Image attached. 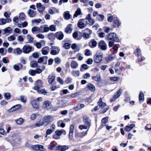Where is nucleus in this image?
I'll use <instances>...</instances> for the list:
<instances>
[{
    "label": "nucleus",
    "mask_w": 151,
    "mask_h": 151,
    "mask_svg": "<svg viewBox=\"0 0 151 151\" xmlns=\"http://www.w3.org/2000/svg\"><path fill=\"white\" fill-rule=\"evenodd\" d=\"M121 23V22L116 17V18L114 20L113 24V26L114 27H119Z\"/></svg>",
    "instance_id": "18"
},
{
    "label": "nucleus",
    "mask_w": 151,
    "mask_h": 151,
    "mask_svg": "<svg viewBox=\"0 0 151 151\" xmlns=\"http://www.w3.org/2000/svg\"><path fill=\"white\" fill-rule=\"evenodd\" d=\"M36 6L38 10L40 12H43L45 9V6L40 3H37Z\"/></svg>",
    "instance_id": "11"
},
{
    "label": "nucleus",
    "mask_w": 151,
    "mask_h": 151,
    "mask_svg": "<svg viewBox=\"0 0 151 151\" xmlns=\"http://www.w3.org/2000/svg\"><path fill=\"white\" fill-rule=\"evenodd\" d=\"M22 50L19 47H17L13 49V53L15 55H18L22 54Z\"/></svg>",
    "instance_id": "20"
},
{
    "label": "nucleus",
    "mask_w": 151,
    "mask_h": 151,
    "mask_svg": "<svg viewBox=\"0 0 151 151\" xmlns=\"http://www.w3.org/2000/svg\"><path fill=\"white\" fill-rule=\"evenodd\" d=\"M64 14V18L66 19H69L71 17V15L69 13V12L68 11L65 12Z\"/></svg>",
    "instance_id": "39"
},
{
    "label": "nucleus",
    "mask_w": 151,
    "mask_h": 151,
    "mask_svg": "<svg viewBox=\"0 0 151 151\" xmlns=\"http://www.w3.org/2000/svg\"><path fill=\"white\" fill-rule=\"evenodd\" d=\"M21 107V106L20 104H17L13 106L11 108V109H13L14 111L18 109H19Z\"/></svg>",
    "instance_id": "57"
},
{
    "label": "nucleus",
    "mask_w": 151,
    "mask_h": 151,
    "mask_svg": "<svg viewBox=\"0 0 151 151\" xmlns=\"http://www.w3.org/2000/svg\"><path fill=\"white\" fill-rule=\"evenodd\" d=\"M44 27V30L41 29L42 33L43 32H48L50 30L49 27H48L47 25H44L43 26Z\"/></svg>",
    "instance_id": "43"
},
{
    "label": "nucleus",
    "mask_w": 151,
    "mask_h": 151,
    "mask_svg": "<svg viewBox=\"0 0 151 151\" xmlns=\"http://www.w3.org/2000/svg\"><path fill=\"white\" fill-rule=\"evenodd\" d=\"M55 76H49L48 81L50 84L52 83L55 80Z\"/></svg>",
    "instance_id": "38"
},
{
    "label": "nucleus",
    "mask_w": 151,
    "mask_h": 151,
    "mask_svg": "<svg viewBox=\"0 0 151 151\" xmlns=\"http://www.w3.org/2000/svg\"><path fill=\"white\" fill-rule=\"evenodd\" d=\"M17 39L18 41L20 42H23L24 41V38L21 35H19L18 36Z\"/></svg>",
    "instance_id": "63"
},
{
    "label": "nucleus",
    "mask_w": 151,
    "mask_h": 151,
    "mask_svg": "<svg viewBox=\"0 0 151 151\" xmlns=\"http://www.w3.org/2000/svg\"><path fill=\"white\" fill-rule=\"evenodd\" d=\"M104 16L102 14H98L96 17V19L100 21H102L104 20Z\"/></svg>",
    "instance_id": "40"
},
{
    "label": "nucleus",
    "mask_w": 151,
    "mask_h": 151,
    "mask_svg": "<svg viewBox=\"0 0 151 151\" xmlns=\"http://www.w3.org/2000/svg\"><path fill=\"white\" fill-rule=\"evenodd\" d=\"M119 79V78L117 77H111L110 78V79L112 82L116 81Z\"/></svg>",
    "instance_id": "62"
},
{
    "label": "nucleus",
    "mask_w": 151,
    "mask_h": 151,
    "mask_svg": "<svg viewBox=\"0 0 151 151\" xmlns=\"http://www.w3.org/2000/svg\"><path fill=\"white\" fill-rule=\"evenodd\" d=\"M37 91L38 93L39 94H42L45 95L47 93L46 91L44 89H40L37 90Z\"/></svg>",
    "instance_id": "55"
},
{
    "label": "nucleus",
    "mask_w": 151,
    "mask_h": 151,
    "mask_svg": "<svg viewBox=\"0 0 151 151\" xmlns=\"http://www.w3.org/2000/svg\"><path fill=\"white\" fill-rule=\"evenodd\" d=\"M55 134H56L60 137L62 134L65 135L66 134V132L64 129H61L60 130L57 129L56 131Z\"/></svg>",
    "instance_id": "27"
},
{
    "label": "nucleus",
    "mask_w": 151,
    "mask_h": 151,
    "mask_svg": "<svg viewBox=\"0 0 151 151\" xmlns=\"http://www.w3.org/2000/svg\"><path fill=\"white\" fill-rule=\"evenodd\" d=\"M47 59L48 57L47 56L41 57L38 59V62L40 63L43 62L44 64H46Z\"/></svg>",
    "instance_id": "19"
},
{
    "label": "nucleus",
    "mask_w": 151,
    "mask_h": 151,
    "mask_svg": "<svg viewBox=\"0 0 151 151\" xmlns=\"http://www.w3.org/2000/svg\"><path fill=\"white\" fill-rule=\"evenodd\" d=\"M33 107L36 109H39V102L35 100H34L31 102Z\"/></svg>",
    "instance_id": "12"
},
{
    "label": "nucleus",
    "mask_w": 151,
    "mask_h": 151,
    "mask_svg": "<svg viewBox=\"0 0 151 151\" xmlns=\"http://www.w3.org/2000/svg\"><path fill=\"white\" fill-rule=\"evenodd\" d=\"M116 15L110 16L108 17L107 20L109 22H111L113 20L114 21V20L116 18Z\"/></svg>",
    "instance_id": "47"
},
{
    "label": "nucleus",
    "mask_w": 151,
    "mask_h": 151,
    "mask_svg": "<svg viewBox=\"0 0 151 151\" xmlns=\"http://www.w3.org/2000/svg\"><path fill=\"white\" fill-rule=\"evenodd\" d=\"M23 67V65L21 63H19L17 65H15L13 67L17 71H18L20 69H21Z\"/></svg>",
    "instance_id": "32"
},
{
    "label": "nucleus",
    "mask_w": 151,
    "mask_h": 151,
    "mask_svg": "<svg viewBox=\"0 0 151 151\" xmlns=\"http://www.w3.org/2000/svg\"><path fill=\"white\" fill-rule=\"evenodd\" d=\"M84 19H80L78 21V27L81 29H83L84 28Z\"/></svg>",
    "instance_id": "21"
},
{
    "label": "nucleus",
    "mask_w": 151,
    "mask_h": 151,
    "mask_svg": "<svg viewBox=\"0 0 151 151\" xmlns=\"http://www.w3.org/2000/svg\"><path fill=\"white\" fill-rule=\"evenodd\" d=\"M32 55L34 58H37L39 57V53L38 52H35L33 53L32 54Z\"/></svg>",
    "instance_id": "58"
},
{
    "label": "nucleus",
    "mask_w": 151,
    "mask_h": 151,
    "mask_svg": "<svg viewBox=\"0 0 151 151\" xmlns=\"http://www.w3.org/2000/svg\"><path fill=\"white\" fill-rule=\"evenodd\" d=\"M20 100L23 103H25L26 102V98L23 96H20Z\"/></svg>",
    "instance_id": "59"
},
{
    "label": "nucleus",
    "mask_w": 151,
    "mask_h": 151,
    "mask_svg": "<svg viewBox=\"0 0 151 151\" xmlns=\"http://www.w3.org/2000/svg\"><path fill=\"white\" fill-rule=\"evenodd\" d=\"M103 53L100 51L98 52L97 54L94 56V60L96 63H99L102 60L103 58Z\"/></svg>",
    "instance_id": "2"
},
{
    "label": "nucleus",
    "mask_w": 151,
    "mask_h": 151,
    "mask_svg": "<svg viewBox=\"0 0 151 151\" xmlns=\"http://www.w3.org/2000/svg\"><path fill=\"white\" fill-rule=\"evenodd\" d=\"M56 38L59 40H62L64 36L63 33L61 32H59L55 33Z\"/></svg>",
    "instance_id": "17"
},
{
    "label": "nucleus",
    "mask_w": 151,
    "mask_h": 151,
    "mask_svg": "<svg viewBox=\"0 0 151 151\" xmlns=\"http://www.w3.org/2000/svg\"><path fill=\"white\" fill-rule=\"evenodd\" d=\"M32 47L29 45L27 44L25 45L23 47L22 52L25 54H28L32 51Z\"/></svg>",
    "instance_id": "6"
},
{
    "label": "nucleus",
    "mask_w": 151,
    "mask_h": 151,
    "mask_svg": "<svg viewBox=\"0 0 151 151\" xmlns=\"http://www.w3.org/2000/svg\"><path fill=\"white\" fill-rule=\"evenodd\" d=\"M34 38L30 34H27L26 36V40L27 43H32L33 42Z\"/></svg>",
    "instance_id": "15"
},
{
    "label": "nucleus",
    "mask_w": 151,
    "mask_h": 151,
    "mask_svg": "<svg viewBox=\"0 0 151 151\" xmlns=\"http://www.w3.org/2000/svg\"><path fill=\"white\" fill-rule=\"evenodd\" d=\"M27 13L29 16L31 17H35L36 14V12L31 9H29L27 12Z\"/></svg>",
    "instance_id": "28"
},
{
    "label": "nucleus",
    "mask_w": 151,
    "mask_h": 151,
    "mask_svg": "<svg viewBox=\"0 0 151 151\" xmlns=\"http://www.w3.org/2000/svg\"><path fill=\"white\" fill-rule=\"evenodd\" d=\"M108 119L109 117H108L104 118L101 120L102 122L104 124H106L108 122Z\"/></svg>",
    "instance_id": "64"
},
{
    "label": "nucleus",
    "mask_w": 151,
    "mask_h": 151,
    "mask_svg": "<svg viewBox=\"0 0 151 151\" xmlns=\"http://www.w3.org/2000/svg\"><path fill=\"white\" fill-rule=\"evenodd\" d=\"M50 48L47 46H46L42 49V53L43 55H47L50 51Z\"/></svg>",
    "instance_id": "16"
},
{
    "label": "nucleus",
    "mask_w": 151,
    "mask_h": 151,
    "mask_svg": "<svg viewBox=\"0 0 151 151\" xmlns=\"http://www.w3.org/2000/svg\"><path fill=\"white\" fill-rule=\"evenodd\" d=\"M58 126H60V127L62 128H63L65 127V124L63 122L62 120H60L58 122Z\"/></svg>",
    "instance_id": "61"
},
{
    "label": "nucleus",
    "mask_w": 151,
    "mask_h": 151,
    "mask_svg": "<svg viewBox=\"0 0 151 151\" xmlns=\"http://www.w3.org/2000/svg\"><path fill=\"white\" fill-rule=\"evenodd\" d=\"M91 14H89L86 18V23L90 25H92L95 23V21L91 18Z\"/></svg>",
    "instance_id": "8"
},
{
    "label": "nucleus",
    "mask_w": 151,
    "mask_h": 151,
    "mask_svg": "<svg viewBox=\"0 0 151 151\" xmlns=\"http://www.w3.org/2000/svg\"><path fill=\"white\" fill-rule=\"evenodd\" d=\"M99 48L102 50H106L107 46L106 42L104 40H101L98 44Z\"/></svg>",
    "instance_id": "7"
},
{
    "label": "nucleus",
    "mask_w": 151,
    "mask_h": 151,
    "mask_svg": "<svg viewBox=\"0 0 151 151\" xmlns=\"http://www.w3.org/2000/svg\"><path fill=\"white\" fill-rule=\"evenodd\" d=\"M26 16L24 13L21 12L20 13L19 17V19L22 20H24L25 19Z\"/></svg>",
    "instance_id": "46"
},
{
    "label": "nucleus",
    "mask_w": 151,
    "mask_h": 151,
    "mask_svg": "<svg viewBox=\"0 0 151 151\" xmlns=\"http://www.w3.org/2000/svg\"><path fill=\"white\" fill-rule=\"evenodd\" d=\"M92 33L91 30L88 28L86 29V38H89Z\"/></svg>",
    "instance_id": "30"
},
{
    "label": "nucleus",
    "mask_w": 151,
    "mask_h": 151,
    "mask_svg": "<svg viewBox=\"0 0 151 151\" xmlns=\"http://www.w3.org/2000/svg\"><path fill=\"white\" fill-rule=\"evenodd\" d=\"M43 83L41 80H38L35 84L34 89L38 90L41 89L43 87Z\"/></svg>",
    "instance_id": "5"
},
{
    "label": "nucleus",
    "mask_w": 151,
    "mask_h": 151,
    "mask_svg": "<svg viewBox=\"0 0 151 151\" xmlns=\"http://www.w3.org/2000/svg\"><path fill=\"white\" fill-rule=\"evenodd\" d=\"M81 14V9L79 8H77V10L76 11L75 14L73 16V18L77 17L80 15Z\"/></svg>",
    "instance_id": "35"
},
{
    "label": "nucleus",
    "mask_w": 151,
    "mask_h": 151,
    "mask_svg": "<svg viewBox=\"0 0 151 151\" xmlns=\"http://www.w3.org/2000/svg\"><path fill=\"white\" fill-rule=\"evenodd\" d=\"M67 101L65 100H63L59 101L58 106L59 108H62L66 106L65 104Z\"/></svg>",
    "instance_id": "24"
},
{
    "label": "nucleus",
    "mask_w": 151,
    "mask_h": 151,
    "mask_svg": "<svg viewBox=\"0 0 151 151\" xmlns=\"http://www.w3.org/2000/svg\"><path fill=\"white\" fill-rule=\"evenodd\" d=\"M16 123L19 125L22 124L23 122V119L22 118H20L15 120Z\"/></svg>",
    "instance_id": "44"
},
{
    "label": "nucleus",
    "mask_w": 151,
    "mask_h": 151,
    "mask_svg": "<svg viewBox=\"0 0 151 151\" xmlns=\"http://www.w3.org/2000/svg\"><path fill=\"white\" fill-rule=\"evenodd\" d=\"M97 44V42L94 39L91 40L89 43V46L92 48L96 47Z\"/></svg>",
    "instance_id": "26"
},
{
    "label": "nucleus",
    "mask_w": 151,
    "mask_h": 151,
    "mask_svg": "<svg viewBox=\"0 0 151 151\" xmlns=\"http://www.w3.org/2000/svg\"><path fill=\"white\" fill-rule=\"evenodd\" d=\"M78 64L77 62L76 61H72L70 63L71 68L73 69H76L78 67Z\"/></svg>",
    "instance_id": "31"
},
{
    "label": "nucleus",
    "mask_w": 151,
    "mask_h": 151,
    "mask_svg": "<svg viewBox=\"0 0 151 151\" xmlns=\"http://www.w3.org/2000/svg\"><path fill=\"white\" fill-rule=\"evenodd\" d=\"M58 11L57 9L54 8H51L48 10V12L51 14H53Z\"/></svg>",
    "instance_id": "41"
},
{
    "label": "nucleus",
    "mask_w": 151,
    "mask_h": 151,
    "mask_svg": "<svg viewBox=\"0 0 151 151\" xmlns=\"http://www.w3.org/2000/svg\"><path fill=\"white\" fill-rule=\"evenodd\" d=\"M72 74L73 76L76 77H78L80 75L79 71L78 70H73L72 72Z\"/></svg>",
    "instance_id": "49"
},
{
    "label": "nucleus",
    "mask_w": 151,
    "mask_h": 151,
    "mask_svg": "<svg viewBox=\"0 0 151 151\" xmlns=\"http://www.w3.org/2000/svg\"><path fill=\"white\" fill-rule=\"evenodd\" d=\"M4 96L6 100H8L10 99L11 95L9 93H6L4 94Z\"/></svg>",
    "instance_id": "53"
},
{
    "label": "nucleus",
    "mask_w": 151,
    "mask_h": 151,
    "mask_svg": "<svg viewBox=\"0 0 151 151\" xmlns=\"http://www.w3.org/2000/svg\"><path fill=\"white\" fill-rule=\"evenodd\" d=\"M72 30V24H69L68 25L66 29L65 32L67 33H70Z\"/></svg>",
    "instance_id": "34"
},
{
    "label": "nucleus",
    "mask_w": 151,
    "mask_h": 151,
    "mask_svg": "<svg viewBox=\"0 0 151 151\" xmlns=\"http://www.w3.org/2000/svg\"><path fill=\"white\" fill-rule=\"evenodd\" d=\"M91 123V121L88 117L86 118V129H88L90 128Z\"/></svg>",
    "instance_id": "23"
},
{
    "label": "nucleus",
    "mask_w": 151,
    "mask_h": 151,
    "mask_svg": "<svg viewBox=\"0 0 151 151\" xmlns=\"http://www.w3.org/2000/svg\"><path fill=\"white\" fill-rule=\"evenodd\" d=\"M107 40L108 41H112L117 42H120L117 35L114 32H111L109 34L107 37Z\"/></svg>",
    "instance_id": "1"
},
{
    "label": "nucleus",
    "mask_w": 151,
    "mask_h": 151,
    "mask_svg": "<svg viewBox=\"0 0 151 151\" xmlns=\"http://www.w3.org/2000/svg\"><path fill=\"white\" fill-rule=\"evenodd\" d=\"M103 29L104 32L106 33L109 32L111 30L109 27L106 26L104 27H103Z\"/></svg>",
    "instance_id": "60"
},
{
    "label": "nucleus",
    "mask_w": 151,
    "mask_h": 151,
    "mask_svg": "<svg viewBox=\"0 0 151 151\" xmlns=\"http://www.w3.org/2000/svg\"><path fill=\"white\" fill-rule=\"evenodd\" d=\"M88 89L92 92H94L95 91V86L91 83H89L87 85Z\"/></svg>",
    "instance_id": "29"
},
{
    "label": "nucleus",
    "mask_w": 151,
    "mask_h": 151,
    "mask_svg": "<svg viewBox=\"0 0 151 151\" xmlns=\"http://www.w3.org/2000/svg\"><path fill=\"white\" fill-rule=\"evenodd\" d=\"M50 30L52 31H55L56 30V27L55 25H51L50 26Z\"/></svg>",
    "instance_id": "50"
},
{
    "label": "nucleus",
    "mask_w": 151,
    "mask_h": 151,
    "mask_svg": "<svg viewBox=\"0 0 151 151\" xmlns=\"http://www.w3.org/2000/svg\"><path fill=\"white\" fill-rule=\"evenodd\" d=\"M144 99V94L142 92H140L139 96V100L140 102H143Z\"/></svg>",
    "instance_id": "42"
},
{
    "label": "nucleus",
    "mask_w": 151,
    "mask_h": 151,
    "mask_svg": "<svg viewBox=\"0 0 151 151\" xmlns=\"http://www.w3.org/2000/svg\"><path fill=\"white\" fill-rule=\"evenodd\" d=\"M11 20L9 18L4 19L3 18H0V25H3L6 23H9L11 22Z\"/></svg>",
    "instance_id": "13"
},
{
    "label": "nucleus",
    "mask_w": 151,
    "mask_h": 151,
    "mask_svg": "<svg viewBox=\"0 0 151 151\" xmlns=\"http://www.w3.org/2000/svg\"><path fill=\"white\" fill-rule=\"evenodd\" d=\"M29 73L32 76H34L36 75V71L35 70L30 69L29 71Z\"/></svg>",
    "instance_id": "54"
},
{
    "label": "nucleus",
    "mask_w": 151,
    "mask_h": 151,
    "mask_svg": "<svg viewBox=\"0 0 151 151\" xmlns=\"http://www.w3.org/2000/svg\"><path fill=\"white\" fill-rule=\"evenodd\" d=\"M2 30L4 32V33L5 34L6 33H10L12 29L10 27H8L4 29H3Z\"/></svg>",
    "instance_id": "48"
},
{
    "label": "nucleus",
    "mask_w": 151,
    "mask_h": 151,
    "mask_svg": "<svg viewBox=\"0 0 151 151\" xmlns=\"http://www.w3.org/2000/svg\"><path fill=\"white\" fill-rule=\"evenodd\" d=\"M85 106L84 104H80L77 106L76 107L74 108V109L76 111H78L79 109H81L83 107Z\"/></svg>",
    "instance_id": "56"
},
{
    "label": "nucleus",
    "mask_w": 151,
    "mask_h": 151,
    "mask_svg": "<svg viewBox=\"0 0 151 151\" xmlns=\"http://www.w3.org/2000/svg\"><path fill=\"white\" fill-rule=\"evenodd\" d=\"M122 91L121 89H119L114 94L113 98L114 99L118 98L122 94Z\"/></svg>",
    "instance_id": "22"
},
{
    "label": "nucleus",
    "mask_w": 151,
    "mask_h": 151,
    "mask_svg": "<svg viewBox=\"0 0 151 151\" xmlns=\"http://www.w3.org/2000/svg\"><path fill=\"white\" fill-rule=\"evenodd\" d=\"M42 27V26H41L40 28L37 27H33L31 30L32 33L35 34L37 33L41 32L42 31L41 29Z\"/></svg>",
    "instance_id": "10"
},
{
    "label": "nucleus",
    "mask_w": 151,
    "mask_h": 151,
    "mask_svg": "<svg viewBox=\"0 0 151 151\" xmlns=\"http://www.w3.org/2000/svg\"><path fill=\"white\" fill-rule=\"evenodd\" d=\"M37 65V62L35 61H31L30 62V66L33 68L36 67Z\"/></svg>",
    "instance_id": "45"
},
{
    "label": "nucleus",
    "mask_w": 151,
    "mask_h": 151,
    "mask_svg": "<svg viewBox=\"0 0 151 151\" xmlns=\"http://www.w3.org/2000/svg\"><path fill=\"white\" fill-rule=\"evenodd\" d=\"M60 51V48L59 47L55 46H52L50 48V54L52 55H56L58 54Z\"/></svg>",
    "instance_id": "4"
},
{
    "label": "nucleus",
    "mask_w": 151,
    "mask_h": 151,
    "mask_svg": "<svg viewBox=\"0 0 151 151\" xmlns=\"http://www.w3.org/2000/svg\"><path fill=\"white\" fill-rule=\"evenodd\" d=\"M44 123L42 120H40L38 121L35 124H34V127H40L42 125H44Z\"/></svg>",
    "instance_id": "36"
},
{
    "label": "nucleus",
    "mask_w": 151,
    "mask_h": 151,
    "mask_svg": "<svg viewBox=\"0 0 151 151\" xmlns=\"http://www.w3.org/2000/svg\"><path fill=\"white\" fill-rule=\"evenodd\" d=\"M74 130V127L73 125H71L70 126V129L69 133V138L72 139L73 136V133Z\"/></svg>",
    "instance_id": "25"
},
{
    "label": "nucleus",
    "mask_w": 151,
    "mask_h": 151,
    "mask_svg": "<svg viewBox=\"0 0 151 151\" xmlns=\"http://www.w3.org/2000/svg\"><path fill=\"white\" fill-rule=\"evenodd\" d=\"M44 123V126H46L49 124L50 122H52L53 120V117L47 115L45 116L42 120Z\"/></svg>",
    "instance_id": "3"
},
{
    "label": "nucleus",
    "mask_w": 151,
    "mask_h": 151,
    "mask_svg": "<svg viewBox=\"0 0 151 151\" xmlns=\"http://www.w3.org/2000/svg\"><path fill=\"white\" fill-rule=\"evenodd\" d=\"M71 48L74 50L75 52H78L79 50V48L77 46V45L75 43L71 45Z\"/></svg>",
    "instance_id": "37"
},
{
    "label": "nucleus",
    "mask_w": 151,
    "mask_h": 151,
    "mask_svg": "<svg viewBox=\"0 0 151 151\" xmlns=\"http://www.w3.org/2000/svg\"><path fill=\"white\" fill-rule=\"evenodd\" d=\"M98 104L99 106L101 108H104L106 105V104L105 103L102 102V99L101 98L99 99V100L98 102Z\"/></svg>",
    "instance_id": "33"
},
{
    "label": "nucleus",
    "mask_w": 151,
    "mask_h": 151,
    "mask_svg": "<svg viewBox=\"0 0 151 151\" xmlns=\"http://www.w3.org/2000/svg\"><path fill=\"white\" fill-rule=\"evenodd\" d=\"M43 107L45 109L48 110L52 108V105L50 101H46L44 103Z\"/></svg>",
    "instance_id": "9"
},
{
    "label": "nucleus",
    "mask_w": 151,
    "mask_h": 151,
    "mask_svg": "<svg viewBox=\"0 0 151 151\" xmlns=\"http://www.w3.org/2000/svg\"><path fill=\"white\" fill-rule=\"evenodd\" d=\"M72 79L70 77L66 78L65 80V82L67 84H69L71 83Z\"/></svg>",
    "instance_id": "52"
},
{
    "label": "nucleus",
    "mask_w": 151,
    "mask_h": 151,
    "mask_svg": "<svg viewBox=\"0 0 151 151\" xmlns=\"http://www.w3.org/2000/svg\"><path fill=\"white\" fill-rule=\"evenodd\" d=\"M16 39V37L14 35H12L9 36L7 37V39L9 41H12L15 40Z\"/></svg>",
    "instance_id": "51"
},
{
    "label": "nucleus",
    "mask_w": 151,
    "mask_h": 151,
    "mask_svg": "<svg viewBox=\"0 0 151 151\" xmlns=\"http://www.w3.org/2000/svg\"><path fill=\"white\" fill-rule=\"evenodd\" d=\"M68 147L67 145H58L56 148L57 150L60 151H65L66 150L68 149Z\"/></svg>",
    "instance_id": "14"
}]
</instances>
